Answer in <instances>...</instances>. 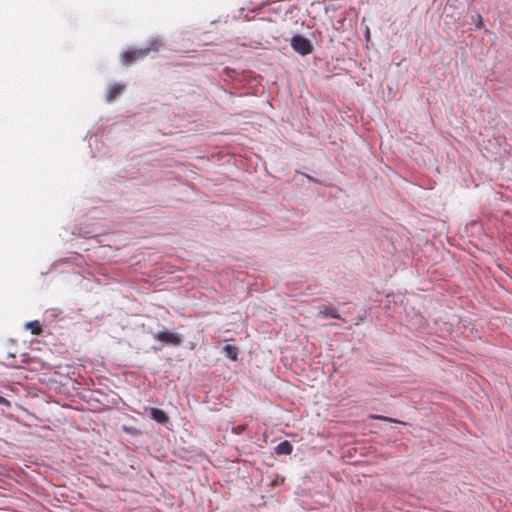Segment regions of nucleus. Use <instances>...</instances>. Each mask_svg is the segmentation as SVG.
<instances>
[{
    "label": "nucleus",
    "instance_id": "f257e3e1",
    "mask_svg": "<svg viewBox=\"0 0 512 512\" xmlns=\"http://www.w3.org/2000/svg\"><path fill=\"white\" fill-rule=\"evenodd\" d=\"M162 47V43L159 40H153L149 46L141 49H134L126 51L122 55V63L125 65H131L138 59L144 58L147 56L151 51H159V49Z\"/></svg>",
    "mask_w": 512,
    "mask_h": 512
},
{
    "label": "nucleus",
    "instance_id": "f03ea898",
    "mask_svg": "<svg viewBox=\"0 0 512 512\" xmlns=\"http://www.w3.org/2000/svg\"><path fill=\"white\" fill-rule=\"evenodd\" d=\"M292 48L301 55H308L312 52L313 46L306 38L296 35L291 39Z\"/></svg>",
    "mask_w": 512,
    "mask_h": 512
},
{
    "label": "nucleus",
    "instance_id": "7ed1b4c3",
    "mask_svg": "<svg viewBox=\"0 0 512 512\" xmlns=\"http://www.w3.org/2000/svg\"><path fill=\"white\" fill-rule=\"evenodd\" d=\"M154 338L163 343L170 344L173 346H179L182 343L181 336H179L176 333L168 332V331L158 332L157 334H155Z\"/></svg>",
    "mask_w": 512,
    "mask_h": 512
},
{
    "label": "nucleus",
    "instance_id": "20e7f679",
    "mask_svg": "<svg viewBox=\"0 0 512 512\" xmlns=\"http://www.w3.org/2000/svg\"><path fill=\"white\" fill-rule=\"evenodd\" d=\"M150 416L154 421L160 424H166L169 421L167 414L159 408H151Z\"/></svg>",
    "mask_w": 512,
    "mask_h": 512
},
{
    "label": "nucleus",
    "instance_id": "39448f33",
    "mask_svg": "<svg viewBox=\"0 0 512 512\" xmlns=\"http://www.w3.org/2000/svg\"><path fill=\"white\" fill-rule=\"evenodd\" d=\"M125 89L124 85L121 84H115L112 87H110L106 94V100L108 102L114 101L118 96H120Z\"/></svg>",
    "mask_w": 512,
    "mask_h": 512
},
{
    "label": "nucleus",
    "instance_id": "423d86ee",
    "mask_svg": "<svg viewBox=\"0 0 512 512\" xmlns=\"http://www.w3.org/2000/svg\"><path fill=\"white\" fill-rule=\"evenodd\" d=\"M319 314L322 315L324 318H340L338 310L332 305L320 307Z\"/></svg>",
    "mask_w": 512,
    "mask_h": 512
},
{
    "label": "nucleus",
    "instance_id": "0eeeda50",
    "mask_svg": "<svg viewBox=\"0 0 512 512\" xmlns=\"http://www.w3.org/2000/svg\"><path fill=\"white\" fill-rule=\"evenodd\" d=\"M293 451V446L292 444L285 440L281 443H279L276 447H275V452L278 454V455H289L291 454Z\"/></svg>",
    "mask_w": 512,
    "mask_h": 512
},
{
    "label": "nucleus",
    "instance_id": "6e6552de",
    "mask_svg": "<svg viewBox=\"0 0 512 512\" xmlns=\"http://www.w3.org/2000/svg\"><path fill=\"white\" fill-rule=\"evenodd\" d=\"M224 352L226 354V356L231 359L232 361H236L237 360V356H238V350L235 346H232V345H225L224 346Z\"/></svg>",
    "mask_w": 512,
    "mask_h": 512
},
{
    "label": "nucleus",
    "instance_id": "1a4fd4ad",
    "mask_svg": "<svg viewBox=\"0 0 512 512\" xmlns=\"http://www.w3.org/2000/svg\"><path fill=\"white\" fill-rule=\"evenodd\" d=\"M25 326H26L27 329H30L32 334H34V335H39L42 332L41 324L37 320L31 321V322H27L25 324Z\"/></svg>",
    "mask_w": 512,
    "mask_h": 512
},
{
    "label": "nucleus",
    "instance_id": "9d476101",
    "mask_svg": "<svg viewBox=\"0 0 512 512\" xmlns=\"http://www.w3.org/2000/svg\"><path fill=\"white\" fill-rule=\"evenodd\" d=\"M371 418L377 419V420H382V421L399 423V421H397V420H395L393 418H389V417L382 416V415H372Z\"/></svg>",
    "mask_w": 512,
    "mask_h": 512
},
{
    "label": "nucleus",
    "instance_id": "9b49d317",
    "mask_svg": "<svg viewBox=\"0 0 512 512\" xmlns=\"http://www.w3.org/2000/svg\"><path fill=\"white\" fill-rule=\"evenodd\" d=\"M246 429V426L245 425H238L236 427L233 428V432L235 434H241L244 430Z\"/></svg>",
    "mask_w": 512,
    "mask_h": 512
},
{
    "label": "nucleus",
    "instance_id": "f8f14e48",
    "mask_svg": "<svg viewBox=\"0 0 512 512\" xmlns=\"http://www.w3.org/2000/svg\"><path fill=\"white\" fill-rule=\"evenodd\" d=\"M482 24H483V21H482V17L480 15L477 16V22H476V26L478 28H481L482 27Z\"/></svg>",
    "mask_w": 512,
    "mask_h": 512
},
{
    "label": "nucleus",
    "instance_id": "ddd939ff",
    "mask_svg": "<svg viewBox=\"0 0 512 512\" xmlns=\"http://www.w3.org/2000/svg\"><path fill=\"white\" fill-rule=\"evenodd\" d=\"M0 404H6V405H9V402L6 398L0 396Z\"/></svg>",
    "mask_w": 512,
    "mask_h": 512
},
{
    "label": "nucleus",
    "instance_id": "4468645a",
    "mask_svg": "<svg viewBox=\"0 0 512 512\" xmlns=\"http://www.w3.org/2000/svg\"><path fill=\"white\" fill-rule=\"evenodd\" d=\"M0 404H6V405H9V402L6 398L0 396Z\"/></svg>",
    "mask_w": 512,
    "mask_h": 512
}]
</instances>
